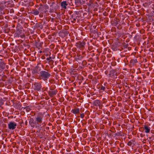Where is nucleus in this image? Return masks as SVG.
I'll return each mask as SVG.
<instances>
[{
	"mask_svg": "<svg viewBox=\"0 0 154 154\" xmlns=\"http://www.w3.org/2000/svg\"><path fill=\"white\" fill-rule=\"evenodd\" d=\"M51 76L50 73L48 71L42 70L39 73V77L40 79L47 81Z\"/></svg>",
	"mask_w": 154,
	"mask_h": 154,
	"instance_id": "obj_1",
	"label": "nucleus"
},
{
	"mask_svg": "<svg viewBox=\"0 0 154 154\" xmlns=\"http://www.w3.org/2000/svg\"><path fill=\"white\" fill-rule=\"evenodd\" d=\"M44 117L43 114L39 113L35 116V121L38 124H41L42 122V120Z\"/></svg>",
	"mask_w": 154,
	"mask_h": 154,
	"instance_id": "obj_2",
	"label": "nucleus"
},
{
	"mask_svg": "<svg viewBox=\"0 0 154 154\" xmlns=\"http://www.w3.org/2000/svg\"><path fill=\"white\" fill-rule=\"evenodd\" d=\"M50 89L51 90L48 91V94L50 96V97H53L54 95L56 94L57 93V90H53V89H52L51 87L50 88Z\"/></svg>",
	"mask_w": 154,
	"mask_h": 154,
	"instance_id": "obj_3",
	"label": "nucleus"
},
{
	"mask_svg": "<svg viewBox=\"0 0 154 154\" xmlns=\"http://www.w3.org/2000/svg\"><path fill=\"white\" fill-rule=\"evenodd\" d=\"M34 86V89L37 91H39L42 88V85L39 83H35L33 84Z\"/></svg>",
	"mask_w": 154,
	"mask_h": 154,
	"instance_id": "obj_4",
	"label": "nucleus"
},
{
	"mask_svg": "<svg viewBox=\"0 0 154 154\" xmlns=\"http://www.w3.org/2000/svg\"><path fill=\"white\" fill-rule=\"evenodd\" d=\"M8 128L10 129L14 130L17 126V124L14 122H10L8 125Z\"/></svg>",
	"mask_w": 154,
	"mask_h": 154,
	"instance_id": "obj_5",
	"label": "nucleus"
},
{
	"mask_svg": "<svg viewBox=\"0 0 154 154\" xmlns=\"http://www.w3.org/2000/svg\"><path fill=\"white\" fill-rule=\"evenodd\" d=\"M68 5V3L66 1H63L60 3L61 6L62 8L64 9H66V6Z\"/></svg>",
	"mask_w": 154,
	"mask_h": 154,
	"instance_id": "obj_6",
	"label": "nucleus"
},
{
	"mask_svg": "<svg viewBox=\"0 0 154 154\" xmlns=\"http://www.w3.org/2000/svg\"><path fill=\"white\" fill-rule=\"evenodd\" d=\"M5 64L4 62L1 61L0 63V70L2 71L5 68Z\"/></svg>",
	"mask_w": 154,
	"mask_h": 154,
	"instance_id": "obj_7",
	"label": "nucleus"
},
{
	"mask_svg": "<svg viewBox=\"0 0 154 154\" xmlns=\"http://www.w3.org/2000/svg\"><path fill=\"white\" fill-rule=\"evenodd\" d=\"M83 0H75V3L76 5H80L83 4L84 3Z\"/></svg>",
	"mask_w": 154,
	"mask_h": 154,
	"instance_id": "obj_8",
	"label": "nucleus"
},
{
	"mask_svg": "<svg viewBox=\"0 0 154 154\" xmlns=\"http://www.w3.org/2000/svg\"><path fill=\"white\" fill-rule=\"evenodd\" d=\"M85 43L84 42H79V47L80 49L81 50H83L85 48Z\"/></svg>",
	"mask_w": 154,
	"mask_h": 154,
	"instance_id": "obj_9",
	"label": "nucleus"
},
{
	"mask_svg": "<svg viewBox=\"0 0 154 154\" xmlns=\"http://www.w3.org/2000/svg\"><path fill=\"white\" fill-rule=\"evenodd\" d=\"M143 128L145 130V131L146 133H149V132L150 129L149 127L146 125H145Z\"/></svg>",
	"mask_w": 154,
	"mask_h": 154,
	"instance_id": "obj_10",
	"label": "nucleus"
},
{
	"mask_svg": "<svg viewBox=\"0 0 154 154\" xmlns=\"http://www.w3.org/2000/svg\"><path fill=\"white\" fill-rule=\"evenodd\" d=\"M31 13L34 15H36L38 14L39 12V11H37V9L35 8L32 11Z\"/></svg>",
	"mask_w": 154,
	"mask_h": 154,
	"instance_id": "obj_11",
	"label": "nucleus"
},
{
	"mask_svg": "<svg viewBox=\"0 0 154 154\" xmlns=\"http://www.w3.org/2000/svg\"><path fill=\"white\" fill-rule=\"evenodd\" d=\"M72 112L74 114H77L79 113V108L74 109L72 110Z\"/></svg>",
	"mask_w": 154,
	"mask_h": 154,
	"instance_id": "obj_12",
	"label": "nucleus"
},
{
	"mask_svg": "<svg viewBox=\"0 0 154 154\" xmlns=\"http://www.w3.org/2000/svg\"><path fill=\"white\" fill-rule=\"evenodd\" d=\"M32 72L34 73H38V68H35L32 71Z\"/></svg>",
	"mask_w": 154,
	"mask_h": 154,
	"instance_id": "obj_13",
	"label": "nucleus"
},
{
	"mask_svg": "<svg viewBox=\"0 0 154 154\" xmlns=\"http://www.w3.org/2000/svg\"><path fill=\"white\" fill-rule=\"evenodd\" d=\"M26 109V110L27 112H29V111L30 110V109L29 106H27L25 108H24V109Z\"/></svg>",
	"mask_w": 154,
	"mask_h": 154,
	"instance_id": "obj_14",
	"label": "nucleus"
},
{
	"mask_svg": "<svg viewBox=\"0 0 154 154\" xmlns=\"http://www.w3.org/2000/svg\"><path fill=\"white\" fill-rule=\"evenodd\" d=\"M43 7L45 8V10L49 8L48 6L47 5H44Z\"/></svg>",
	"mask_w": 154,
	"mask_h": 154,
	"instance_id": "obj_15",
	"label": "nucleus"
},
{
	"mask_svg": "<svg viewBox=\"0 0 154 154\" xmlns=\"http://www.w3.org/2000/svg\"><path fill=\"white\" fill-rule=\"evenodd\" d=\"M49 64H53L54 63V61L52 60H50L48 62Z\"/></svg>",
	"mask_w": 154,
	"mask_h": 154,
	"instance_id": "obj_16",
	"label": "nucleus"
},
{
	"mask_svg": "<svg viewBox=\"0 0 154 154\" xmlns=\"http://www.w3.org/2000/svg\"><path fill=\"white\" fill-rule=\"evenodd\" d=\"M132 144V143L131 141H128L127 143V144L128 146H131Z\"/></svg>",
	"mask_w": 154,
	"mask_h": 154,
	"instance_id": "obj_17",
	"label": "nucleus"
},
{
	"mask_svg": "<svg viewBox=\"0 0 154 154\" xmlns=\"http://www.w3.org/2000/svg\"><path fill=\"white\" fill-rule=\"evenodd\" d=\"M105 89V87L104 86H102L100 88V90L104 91Z\"/></svg>",
	"mask_w": 154,
	"mask_h": 154,
	"instance_id": "obj_18",
	"label": "nucleus"
},
{
	"mask_svg": "<svg viewBox=\"0 0 154 154\" xmlns=\"http://www.w3.org/2000/svg\"><path fill=\"white\" fill-rule=\"evenodd\" d=\"M85 116V115L84 113L81 114L80 115V117L82 118H83Z\"/></svg>",
	"mask_w": 154,
	"mask_h": 154,
	"instance_id": "obj_19",
	"label": "nucleus"
},
{
	"mask_svg": "<svg viewBox=\"0 0 154 154\" xmlns=\"http://www.w3.org/2000/svg\"><path fill=\"white\" fill-rule=\"evenodd\" d=\"M51 57H48L46 59V60H51Z\"/></svg>",
	"mask_w": 154,
	"mask_h": 154,
	"instance_id": "obj_20",
	"label": "nucleus"
},
{
	"mask_svg": "<svg viewBox=\"0 0 154 154\" xmlns=\"http://www.w3.org/2000/svg\"><path fill=\"white\" fill-rule=\"evenodd\" d=\"M25 125H27V122L26 121L25 122Z\"/></svg>",
	"mask_w": 154,
	"mask_h": 154,
	"instance_id": "obj_21",
	"label": "nucleus"
},
{
	"mask_svg": "<svg viewBox=\"0 0 154 154\" xmlns=\"http://www.w3.org/2000/svg\"><path fill=\"white\" fill-rule=\"evenodd\" d=\"M73 154L72 153H67V154Z\"/></svg>",
	"mask_w": 154,
	"mask_h": 154,
	"instance_id": "obj_22",
	"label": "nucleus"
},
{
	"mask_svg": "<svg viewBox=\"0 0 154 154\" xmlns=\"http://www.w3.org/2000/svg\"><path fill=\"white\" fill-rule=\"evenodd\" d=\"M76 14H77V12H76Z\"/></svg>",
	"mask_w": 154,
	"mask_h": 154,
	"instance_id": "obj_23",
	"label": "nucleus"
}]
</instances>
